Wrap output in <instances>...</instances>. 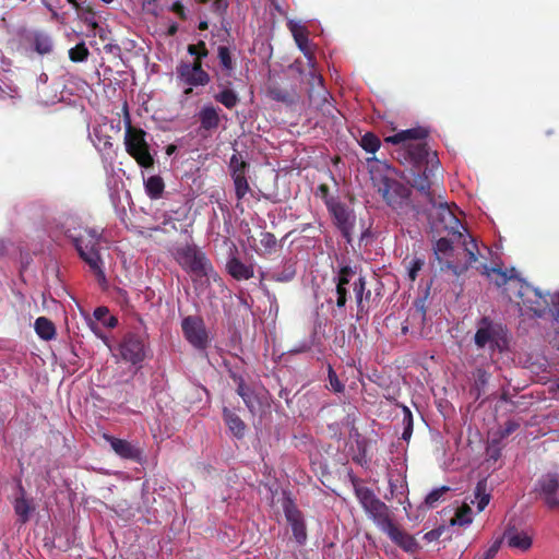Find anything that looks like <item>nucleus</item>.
Here are the masks:
<instances>
[{"label":"nucleus","instance_id":"14","mask_svg":"<svg viewBox=\"0 0 559 559\" xmlns=\"http://www.w3.org/2000/svg\"><path fill=\"white\" fill-rule=\"evenodd\" d=\"M283 510L286 521L289 523L295 540L299 545H304L307 540V528L301 511L296 507L294 501L287 498L283 503Z\"/></svg>","mask_w":559,"mask_h":559},{"label":"nucleus","instance_id":"18","mask_svg":"<svg viewBox=\"0 0 559 559\" xmlns=\"http://www.w3.org/2000/svg\"><path fill=\"white\" fill-rule=\"evenodd\" d=\"M178 78L189 86H204L210 82V75L205 71H188L183 69V64L179 63L176 69ZM192 88L189 87L185 94H190Z\"/></svg>","mask_w":559,"mask_h":559},{"label":"nucleus","instance_id":"19","mask_svg":"<svg viewBox=\"0 0 559 559\" xmlns=\"http://www.w3.org/2000/svg\"><path fill=\"white\" fill-rule=\"evenodd\" d=\"M390 539L406 551H414L417 547L416 539L402 530L396 523H392L384 532Z\"/></svg>","mask_w":559,"mask_h":559},{"label":"nucleus","instance_id":"58","mask_svg":"<svg viewBox=\"0 0 559 559\" xmlns=\"http://www.w3.org/2000/svg\"><path fill=\"white\" fill-rule=\"evenodd\" d=\"M187 50H188V52H189L191 56H194V59H203L202 57H200V53H199V51H198L197 44L188 45Z\"/></svg>","mask_w":559,"mask_h":559},{"label":"nucleus","instance_id":"56","mask_svg":"<svg viewBox=\"0 0 559 559\" xmlns=\"http://www.w3.org/2000/svg\"><path fill=\"white\" fill-rule=\"evenodd\" d=\"M197 47H198V51L200 53V57H202V58L207 57L209 50H207V47H206V45H205V43L203 40H200L197 44Z\"/></svg>","mask_w":559,"mask_h":559},{"label":"nucleus","instance_id":"27","mask_svg":"<svg viewBox=\"0 0 559 559\" xmlns=\"http://www.w3.org/2000/svg\"><path fill=\"white\" fill-rule=\"evenodd\" d=\"M218 86L222 87V91L214 95V99L227 109L235 108L240 100L238 94L222 82L218 83Z\"/></svg>","mask_w":559,"mask_h":559},{"label":"nucleus","instance_id":"43","mask_svg":"<svg viewBox=\"0 0 559 559\" xmlns=\"http://www.w3.org/2000/svg\"><path fill=\"white\" fill-rule=\"evenodd\" d=\"M418 320L420 325H424V321L426 319V310L424 307L416 308L413 313H409L406 322L402 325V334L406 335L409 332L408 321L409 320Z\"/></svg>","mask_w":559,"mask_h":559},{"label":"nucleus","instance_id":"36","mask_svg":"<svg viewBox=\"0 0 559 559\" xmlns=\"http://www.w3.org/2000/svg\"><path fill=\"white\" fill-rule=\"evenodd\" d=\"M94 318L102 322L104 326L114 329L118 324L116 317L109 314V310L106 307H97L93 313Z\"/></svg>","mask_w":559,"mask_h":559},{"label":"nucleus","instance_id":"53","mask_svg":"<svg viewBox=\"0 0 559 559\" xmlns=\"http://www.w3.org/2000/svg\"><path fill=\"white\" fill-rule=\"evenodd\" d=\"M501 542L496 540L485 552L481 559H493L500 549Z\"/></svg>","mask_w":559,"mask_h":559},{"label":"nucleus","instance_id":"30","mask_svg":"<svg viewBox=\"0 0 559 559\" xmlns=\"http://www.w3.org/2000/svg\"><path fill=\"white\" fill-rule=\"evenodd\" d=\"M35 331L37 335L45 341H50L56 336L55 324L46 317H39L36 319Z\"/></svg>","mask_w":559,"mask_h":559},{"label":"nucleus","instance_id":"62","mask_svg":"<svg viewBox=\"0 0 559 559\" xmlns=\"http://www.w3.org/2000/svg\"><path fill=\"white\" fill-rule=\"evenodd\" d=\"M554 347L559 350V332H557L551 341Z\"/></svg>","mask_w":559,"mask_h":559},{"label":"nucleus","instance_id":"26","mask_svg":"<svg viewBox=\"0 0 559 559\" xmlns=\"http://www.w3.org/2000/svg\"><path fill=\"white\" fill-rule=\"evenodd\" d=\"M267 95L271 99L283 103L287 106L294 105L297 100V94L294 90L288 91L277 84H272L269 86Z\"/></svg>","mask_w":559,"mask_h":559},{"label":"nucleus","instance_id":"1","mask_svg":"<svg viewBox=\"0 0 559 559\" xmlns=\"http://www.w3.org/2000/svg\"><path fill=\"white\" fill-rule=\"evenodd\" d=\"M428 136V130L421 127L402 130L393 135L386 136L384 141L399 145L393 156L407 168L401 177L407 183L424 194L429 202H433L431 192V179L438 169L439 158L435 151H431L424 141Z\"/></svg>","mask_w":559,"mask_h":559},{"label":"nucleus","instance_id":"59","mask_svg":"<svg viewBox=\"0 0 559 559\" xmlns=\"http://www.w3.org/2000/svg\"><path fill=\"white\" fill-rule=\"evenodd\" d=\"M412 432H413V426H411V425H405V427H404V431H403V433H402V438H403L404 440H408V439L411 438V436H412Z\"/></svg>","mask_w":559,"mask_h":559},{"label":"nucleus","instance_id":"47","mask_svg":"<svg viewBox=\"0 0 559 559\" xmlns=\"http://www.w3.org/2000/svg\"><path fill=\"white\" fill-rule=\"evenodd\" d=\"M308 84L310 85L309 90L318 91L319 88L324 87L323 78L321 74L317 73L314 70V66L311 67L309 72Z\"/></svg>","mask_w":559,"mask_h":559},{"label":"nucleus","instance_id":"44","mask_svg":"<svg viewBox=\"0 0 559 559\" xmlns=\"http://www.w3.org/2000/svg\"><path fill=\"white\" fill-rule=\"evenodd\" d=\"M259 240L266 253H271L277 243L276 237L270 231H262Z\"/></svg>","mask_w":559,"mask_h":559},{"label":"nucleus","instance_id":"45","mask_svg":"<svg viewBox=\"0 0 559 559\" xmlns=\"http://www.w3.org/2000/svg\"><path fill=\"white\" fill-rule=\"evenodd\" d=\"M425 265V260L421 258H414L407 265V275L411 282H415L418 273Z\"/></svg>","mask_w":559,"mask_h":559},{"label":"nucleus","instance_id":"60","mask_svg":"<svg viewBox=\"0 0 559 559\" xmlns=\"http://www.w3.org/2000/svg\"><path fill=\"white\" fill-rule=\"evenodd\" d=\"M439 535H440V533H439V532H437V531H430V532L426 533L425 538H426L427 540H430V542H431V540H433V539H437V538L439 537Z\"/></svg>","mask_w":559,"mask_h":559},{"label":"nucleus","instance_id":"34","mask_svg":"<svg viewBox=\"0 0 559 559\" xmlns=\"http://www.w3.org/2000/svg\"><path fill=\"white\" fill-rule=\"evenodd\" d=\"M359 145L367 153L374 154L380 148L381 141L373 132H366L359 141Z\"/></svg>","mask_w":559,"mask_h":559},{"label":"nucleus","instance_id":"39","mask_svg":"<svg viewBox=\"0 0 559 559\" xmlns=\"http://www.w3.org/2000/svg\"><path fill=\"white\" fill-rule=\"evenodd\" d=\"M235 186V194L237 201L240 202L248 192H250V186L246 176L237 175L236 178H233ZM236 207H239V203H237Z\"/></svg>","mask_w":559,"mask_h":559},{"label":"nucleus","instance_id":"41","mask_svg":"<svg viewBox=\"0 0 559 559\" xmlns=\"http://www.w3.org/2000/svg\"><path fill=\"white\" fill-rule=\"evenodd\" d=\"M449 490L450 488L448 486H441L439 488L433 489L427 495L425 499V504L431 509L436 508L442 496Z\"/></svg>","mask_w":559,"mask_h":559},{"label":"nucleus","instance_id":"46","mask_svg":"<svg viewBox=\"0 0 559 559\" xmlns=\"http://www.w3.org/2000/svg\"><path fill=\"white\" fill-rule=\"evenodd\" d=\"M328 378L330 383V389L336 393H342L345 390L344 384L340 381L335 370L331 365L328 367Z\"/></svg>","mask_w":559,"mask_h":559},{"label":"nucleus","instance_id":"7","mask_svg":"<svg viewBox=\"0 0 559 559\" xmlns=\"http://www.w3.org/2000/svg\"><path fill=\"white\" fill-rule=\"evenodd\" d=\"M145 136L146 132L143 129L131 124L129 114L127 112L124 131L126 151L141 167L151 168L154 165V158L150 153V145Z\"/></svg>","mask_w":559,"mask_h":559},{"label":"nucleus","instance_id":"51","mask_svg":"<svg viewBox=\"0 0 559 559\" xmlns=\"http://www.w3.org/2000/svg\"><path fill=\"white\" fill-rule=\"evenodd\" d=\"M171 12H174L180 20H186V8L180 1H176L171 4Z\"/></svg>","mask_w":559,"mask_h":559},{"label":"nucleus","instance_id":"11","mask_svg":"<svg viewBox=\"0 0 559 559\" xmlns=\"http://www.w3.org/2000/svg\"><path fill=\"white\" fill-rule=\"evenodd\" d=\"M185 338L198 350H205L210 338L203 319L199 316H188L181 321Z\"/></svg>","mask_w":559,"mask_h":559},{"label":"nucleus","instance_id":"37","mask_svg":"<svg viewBox=\"0 0 559 559\" xmlns=\"http://www.w3.org/2000/svg\"><path fill=\"white\" fill-rule=\"evenodd\" d=\"M69 59L72 62H84L88 59L90 50L84 41L76 44L74 47L69 49Z\"/></svg>","mask_w":559,"mask_h":559},{"label":"nucleus","instance_id":"20","mask_svg":"<svg viewBox=\"0 0 559 559\" xmlns=\"http://www.w3.org/2000/svg\"><path fill=\"white\" fill-rule=\"evenodd\" d=\"M503 538L510 548L521 551L528 550L533 544L532 537L527 533L519 531L516 527L507 528Z\"/></svg>","mask_w":559,"mask_h":559},{"label":"nucleus","instance_id":"31","mask_svg":"<svg viewBox=\"0 0 559 559\" xmlns=\"http://www.w3.org/2000/svg\"><path fill=\"white\" fill-rule=\"evenodd\" d=\"M475 500H472V503L477 504V509L479 512L485 510V508L488 506L490 501V493L487 492V479H480L475 487L474 490Z\"/></svg>","mask_w":559,"mask_h":559},{"label":"nucleus","instance_id":"63","mask_svg":"<svg viewBox=\"0 0 559 559\" xmlns=\"http://www.w3.org/2000/svg\"><path fill=\"white\" fill-rule=\"evenodd\" d=\"M550 391L552 393H559V379L554 383V385L550 388Z\"/></svg>","mask_w":559,"mask_h":559},{"label":"nucleus","instance_id":"48","mask_svg":"<svg viewBox=\"0 0 559 559\" xmlns=\"http://www.w3.org/2000/svg\"><path fill=\"white\" fill-rule=\"evenodd\" d=\"M472 522L471 518V508L468 506H463L455 513V521L453 523H459L460 525L468 524Z\"/></svg>","mask_w":559,"mask_h":559},{"label":"nucleus","instance_id":"6","mask_svg":"<svg viewBox=\"0 0 559 559\" xmlns=\"http://www.w3.org/2000/svg\"><path fill=\"white\" fill-rule=\"evenodd\" d=\"M372 181L388 206L395 211H404L412 207V191L407 186L386 174L374 175Z\"/></svg>","mask_w":559,"mask_h":559},{"label":"nucleus","instance_id":"4","mask_svg":"<svg viewBox=\"0 0 559 559\" xmlns=\"http://www.w3.org/2000/svg\"><path fill=\"white\" fill-rule=\"evenodd\" d=\"M80 258L90 266L100 285L107 283L103 261L98 251L102 234L93 228L73 227L66 230Z\"/></svg>","mask_w":559,"mask_h":559},{"label":"nucleus","instance_id":"12","mask_svg":"<svg viewBox=\"0 0 559 559\" xmlns=\"http://www.w3.org/2000/svg\"><path fill=\"white\" fill-rule=\"evenodd\" d=\"M506 336V331L500 323H496L487 317H484L479 323L478 329L475 333V344L479 348H484L488 345L490 348L499 346V342Z\"/></svg>","mask_w":559,"mask_h":559},{"label":"nucleus","instance_id":"29","mask_svg":"<svg viewBox=\"0 0 559 559\" xmlns=\"http://www.w3.org/2000/svg\"><path fill=\"white\" fill-rule=\"evenodd\" d=\"M366 278L364 276H359L354 283H353V290L355 294L356 305H357V319L359 320L362 318L365 313H367V309L364 305V294L366 290Z\"/></svg>","mask_w":559,"mask_h":559},{"label":"nucleus","instance_id":"10","mask_svg":"<svg viewBox=\"0 0 559 559\" xmlns=\"http://www.w3.org/2000/svg\"><path fill=\"white\" fill-rule=\"evenodd\" d=\"M146 334L128 332L119 344L121 358L132 365H138L145 359Z\"/></svg>","mask_w":559,"mask_h":559},{"label":"nucleus","instance_id":"64","mask_svg":"<svg viewBox=\"0 0 559 559\" xmlns=\"http://www.w3.org/2000/svg\"><path fill=\"white\" fill-rule=\"evenodd\" d=\"M207 28H209V24H207V22H206V21H201V22L199 23V29H201V31H205V29H207Z\"/></svg>","mask_w":559,"mask_h":559},{"label":"nucleus","instance_id":"17","mask_svg":"<svg viewBox=\"0 0 559 559\" xmlns=\"http://www.w3.org/2000/svg\"><path fill=\"white\" fill-rule=\"evenodd\" d=\"M19 496L13 501V509L19 518L21 524H25L29 521L32 513L35 511V504L33 499L26 498L24 487L19 485Z\"/></svg>","mask_w":559,"mask_h":559},{"label":"nucleus","instance_id":"42","mask_svg":"<svg viewBox=\"0 0 559 559\" xmlns=\"http://www.w3.org/2000/svg\"><path fill=\"white\" fill-rule=\"evenodd\" d=\"M296 275V270L293 264H286L281 272L273 273L270 278L275 282H289Z\"/></svg>","mask_w":559,"mask_h":559},{"label":"nucleus","instance_id":"23","mask_svg":"<svg viewBox=\"0 0 559 559\" xmlns=\"http://www.w3.org/2000/svg\"><path fill=\"white\" fill-rule=\"evenodd\" d=\"M308 97L311 104L316 106L323 115H332L334 106L331 103V95L325 87L318 91L309 90Z\"/></svg>","mask_w":559,"mask_h":559},{"label":"nucleus","instance_id":"2","mask_svg":"<svg viewBox=\"0 0 559 559\" xmlns=\"http://www.w3.org/2000/svg\"><path fill=\"white\" fill-rule=\"evenodd\" d=\"M476 270L489 278L510 301L516 300L522 314L542 318L548 310L546 296L526 283L515 267L502 270L497 266H489L487 263H479Z\"/></svg>","mask_w":559,"mask_h":559},{"label":"nucleus","instance_id":"22","mask_svg":"<svg viewBox=\"0 0 559 559\" xmlns=\"http://www.w3.org/2000/svg\"><path fill=\"white\" fill-rule=\"evenodd\" d=\"M230 378L237 384V389H236L237 394L242 399V401L246 404L249 412L254 414L255 406H257V395L254 394L253 390L246 384V382L241 376H238L235 372H231Z\"/></svg>","mask_w":559,"mask_h":559},{"label":"nucleus","instance_id":"61","mask_svg":"<svg viewBox=\"0 0 559 559\" xmlns=\"http://www.w3.org/2000/svg\"><path fill=\"white\" fill-rule=\"evenodd\" d=\"M319 191L321 192L322 197H326L329 194V187L326 185H320Z\"/></svg>","mask_w":559,"mask_h":559},{"label":"nucleus","instance_id":"38","mask_svg":"<svg viewBox=\"0 0 559 559\" xmlns=\"http://www.w3.org/2000/svg\"><path fill=\"white\" fill-rule=\"evenodd\" d=\"M248 167L249 164L239 154H234L230 157L229 168L231 170V178H236L237 175L246 176Z\"/></svg>","mask_w":559,"mask_h":559},{"label":"nucleus","instance_id":"21","mask_svg":"<svg viewBox=\"0 0 559 559\" xmlns=\"http://www.w3.org/2000/svg\"><path fill=\"white\" fill-rule=\"evenodd\" d=\"M226 269L228 274L237 281L250 280L254 275L253 265L245 264L237 257H231L227 261Z\"/></svg>","mask_w":559,"mask_h":559},{"label":"nucleus","instance_id":"35","mask_svg":"<svg viewBox=\"0 0 559 559\" xmlns=\"http://www.w3.org/2000/svg\"><path fill=\"white\" fill-rule=\"evenodd\" d=\"M217 57L222 68L226 71V74L230 75L235 69V63L233 61L229 48L226 46H219L217 49Z\"/></svg>","mask_w":559,"mask_h":559},{"label":"nucleus","instance_id":"13","mask_svg":"<svg viewBox=\"0 0 559 559\" xmlns=\"http://www.w3.org/2000/svg\"><path fill=\"white\" fill-rule=\"evenodd\" d=\"M331 215L334 218L336 227L340 229L345 240L352 242V233L355 227V218L348 211L345 204L334 200H326L325 202Z\"/></svg>","mask_w":559,"mask_h":559},{"label":"nucleus","instance_id":"50","mask_svg":"<svg viewBox=\"0 0 559 559\" xmlns=\"http://www.w3.org/2000/svg\"><path fill=\"white\" fill-rule=\"evenodd\" d=\"M520 427V424L515 420H508L503 425V427L499 430L500 438H507L510 435H512L514 431H516Z\"/></svg>","mask_w":559,"mask_h":559},{"label":"nucleus","instance_id":"28","mask_svg":"<svg viewBox=\"0 0 559 559\" xmlns=\"http://www.w3.org/2000/svg\"><path fill=\"white\" fill-rule=\"evenodd\" d=\"M457 241L454 237L451 239L441 237L433 245V252L438 262L443 265V257H450L453 252V242Z\"/></svg>","mask_w":559,"mask_h":559},{"label":"nucleus","instance_id":"55","mask_svg":"<svg viewBox=\"0 0 559 559\" xmlns=\"http://www.w3.org/2000/svg\"><path fill=\"white\" fill-rule=\"evenodd\" d=\"M227 8H228L227 0H214V2H213L214 11L218 12L219 14L225 13Z\"/></svg>","mask_w":559,"mask_h":559},{"label":"nucleus","instance_id":"33","mask_svg":"<svg viewBox=\"0 0 559 559\" xmlns=\"http://www.w3.org/2000/svg\"><path fill=\"white\" fill-rule=\"evenodd\" d=\"M33 46L35 51L39 55H48L52 51L51 38L43 33H35Z\"/></svg>","mask_w":559,"mask_h":559},{"label":"nucleus","instance_id":"5","mask_svg":"<svg viewBox=\"0 0 559 559\" xmlns=\"http://www.w3.org/2000/svg\"><path fill=\"white\" fill-rule=\"evenodd\" d=\"M174 258L177 263L189 274L195 277L214 280L217 273L206 254L194 243H186L175 249Z\"/></svg>","mask_w":559,"mask_h":559},{"label":"nucleus","instance_id":"24","mask_svg":"<svg viewBox=\"0 0 559 559\" xmlns=\"http://www.w3.org/2000/svg\"><path fill=\"white\" fill-rule=\"evenodd\" d=\"M223 419L229 431L237 439H242L246 433L247 426L245 421L233 411L227 407L223 408Z\"/></svg>","mask_w":559,"mask_h":559},{"label":"nucleus","instance_id":"40","mask_svg":"<svg viewBox=\"0 0 559 559\" xmlns=\"http://www.w3.org/2000/svg\"><path fill=\"white\" fill-rule=\"evenodd\" d=\"M356 271L350 265L341 266L337 276L335 277L336 285L347 287Z\"/></svg>","mask_w":559,"mask_h":559},{"label":"nucleus","instance_id":"57","mask_svg":"<svg viewBox=\"0 0 559 559\" xmlns=\"http://www.w3.org/2000/svg\"><path fill=\"white\" fill-rule=\"evenodd\" d=\"M404 426L405 425H411L413 426V415L411 413V411L407 408V407H404Z\"/></svg>","mask_w":559,"mask_h":559},{"label":"nucleus","instance_id":"3","mask_svg":"<svg viewBox=\"0 0 559 559\" xmlns=\"http://www.w3.org/2000/svg\"><path fill=\"white\" fill-rule=\"evenodd\" d=\"M438 215L440 221L444 223V228L448 230V234L462 242L463 249L467 254V261L465 263H455L447 260L443 265H440V270L442 272L451 271L454 276L460 277L478 261L480 252L477 242L471 234L461 231L463 226L460 219L447 204H440Z\"/></svg>","mask_w":559,"mask_h":559},{"label":"nucleus","instance_id":"32","mask_svg":"<svg viewBox=\"0 0 559 559\" xmlns=\"http://www.w3.org/2000/svg\"><path fill=\"white\" fill-rule=\"evenodd\" d=\"M144 186H145L146 194L153 200L159 199L165 189L164 180L159 176L148 177L145 180Z\"/></svg>","mask_w":559,"mask_h":559},{"label":"nucleus","instance_id":"49","mask_svg":"<svg viewBox=\"0 0 559 559\" xmlns=\"http://www.w3.org/2000/svg\"><path fill=\"white\" fill-rule=\"evenodd\" d=\"M335 293H336V306L338 308H344L348 300L347 287L336 285Z\"/></svg>","mask_w":559,"mask_h":559},{"label":"nucleus","instance_id":"9","mask_svg":"<svg viewBox=\"0 0 559 559\" xmlns=\"http://www.w3.org/2000/svg\"><path fill=\"white\" fill-rule=\"evenodd\" d=\"M533 492L548 509H559V471L543 473L537 478Z\"/></svg>","mask_w":559,"mask_h":559},{"label":"nucleus","instance_id":"15","mask_svg":"<svg viewBox=\"0 0 559 559\" xmlns=\"http://www.w3.org/2000/svg\"><path fill=\"white\" fill-rule=\"evenodd\" d=\"M103 438L110 444L112 451L124 460H131L140 463L143 459V451L138 445L128 440L119 439L114 436L104 433Z\"/></svg>","mask_w":559,"mask_h":559},{"label":"nucleus","instance_id":"52","mask_svg":"<svg viewBox=\"0 0 559 559\" xmlns=\"http://www.w3.org/2000/svg\"><path fill=\"white\" fill-rule=\"evenodd\" d=\"M202 60L203 59H194L192 63L189 62H180L183 64V69L188 73V71H204L202 68Z\"/></svg>","mask_w":559,"mask_h":559},{"label":"nucleus","instance_id":"54","mask_svg":"<svg viewBox=\"0 0 559 559\" xmlns=\"http://www.w3.org/2000/svg\"><path fill=\"white\" fill-rule=\"evenodd\" d=\"M551 304L552 307H548L547 311H550L554 317L559 318V294H555L554 296H551Z\"/></svg>","mask_w":559,"mask_h":559},{"label":"nucleus","instance_id":"16","mask_svg":"<svg viewBox=\"0 0 559 559\" xmlns=\"http://www.w3.org/2000/svg\"><path fill=\"white\" fill-rule=\"evenodd\" d=\"M288 28L297 44L298 48L302 51L308 60V64L313 67L316 63L313 51L309 46L308 31L305 26L298 25L294 22L288 23Z\"/></svg>","mask_w":559,"mask_h":559},{"label":"nucleus","instance_id":"25","mask_svg":"<svg viewBox=\"0 0 559 559\" xmlns=\"http://www.w3.org/2000/svg\"><path fill=\"white\" fill-rule=\"evenodd\" d=\"M200 129L212 131L219 126L218 110L212 105L204 106L199 112Z\"/></svg>","mask_w":559,"mask_h":559},{"label":"nucleus","instance_id":"8","mask_svg":"<svg viewBox=\"0 0 559 559\" xmlns=\"http://www.w3.org/2000/svg\"><path fill=\"white\" fill-rule=\"evenodd\" d=\"M355 495L368 516L383 533L394 523L389 507L370 488L355 485Z\"/></svg>","mask_w":559,"mask_h":559}]
</instances>
